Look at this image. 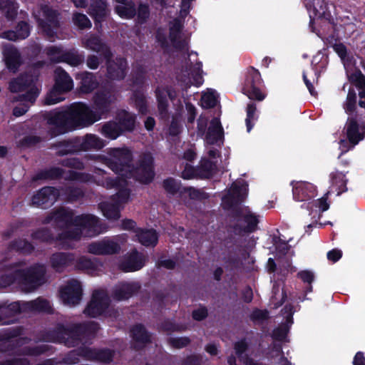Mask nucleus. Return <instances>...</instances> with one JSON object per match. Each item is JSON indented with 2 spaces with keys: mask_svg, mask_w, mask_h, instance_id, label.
Segmentation results:
<instances>
[{
  "mask_svg": "<svg viewBox=\"0 0 365 365\" xmlns=\"http://www.w3.org/2000/svg\"><path fill=\"white\" fill-rule=\"evenodd\" d=\"M162 187L168 195L172 196L182 192L181 181L173 177L164 179L162 182Z\"/></svg>",
  "mask_w": 365,
  "mask_h": 365,
  "instance_id": "3c124183",
  "label": "nucleus"
},
{
  "mask_svg": "<svg viewBox=\"0 0 365 365\" xmlns=\"http://www.w3.org/2000/svg\"><path fill=\"white\" fill-rule=\"evenodd\" d=\"M4 61L7 69L16 73L21 66V56L19 50L12 45L5 46L3 51Z\"/></svg>",
  "mask_w": 365,
  "mask_h": 365,
  "instance_id": "cd10ccee",
  "label": "nucleus"
},
{
  "mask_svg": "<svg viewBox=\"0 0 365 365\" xmlns=\"http://www.w3.org/2000/svg\"><path fill=\"white\" fill-rule=\"evenodd\" d=\"M110 304V299L105 292L102 290H95L83 313L91 318L104 315L108 309Z\"/></svg>",
  "mask_w": 365,
  "mask_h": 365,
  "instance_id": "4468645a",
  "label": "nucleus"
},
{
  "mask_svg": "<svg viewBox=\"0 0 365 365\" xmlns=\"http://www.w3.org/2000/svg\"><path fill=\"white\" fill-rule=\"evenodd\" d=\"M346 134L349 143L352 144V147H354L364 138L363 134L359 132V125L356 118L351 117L347 119Z\"/></svg>",
  "mask_w": 365,
  "mask_h": 365,
  "instance_id": "58836bf2",
  "label": "nucleus"
},
{
  "mask_svg": "<svg viewBox=\"0 0 365 365\" xmlns=\"http://www.w3.org/2000/svg\"><path fill=\"white\" fill-rule=\"evenodd\" d=\"M145 265V257L136 249L133 250L119 263L118 267L123 272H133Z\"/></svg>",
  "mask_w": 365,
  "mask_h": 365,
  "instance_id": "412c9836",
  "label": "nucleus"
},
{
  "mask_svg": "<svg viewBox=\"0 0 365 365\" xmlns=\"http://www.w3.org/2000/svg\"><path fill=\"white\" fill-rule=\"evenodd\" d=\"M59 190L61 195L68 202H76L85 195L83 190L79 187L66 186Z\"/></svg>",
  "mask_w": 365,
  "mask_h": 365,
  "instance_id": "a18cd8bd",
  "label": "nucleus"
},
{
  "mask_svg": "<svg viewBox=\"0 0 365 365\" xmlns=\"http://www.w3.org/2000/svg\"><path fill=\"white\" fill-rule=\"evenodd\" d=\"M133 339L136 342L135 349L139 350L151 342L150 335L142 324L134 325L130 329Z\"/></svg>",
  "mask_w": 365,
  "mask_h": 365,
  "instance_id": "c9c22d12",
  "label": "nucleus"
},
{
  "mask_svg": "<svg viewBox=\"0 0 365 365\" xmlns=\"http://www.w3.org/2000/svg\"><path fill=\"white\" fill-rule=\"evenodd\" d=\"M68 109L73 130L88 127L101 120V116L83 102L73 103Z\"/></svg>",
  "mask_w": 365,
  "mask_h": 365,
  "instance_id": "423d86ee",
  "label": "nucleus"
},
{
  "mask_svg": "<svg viewBox=\"0 0 365 365\" xmlns=\"http://www.w3.org/2000/svg\"><path fill=\"white\" fill-rule=\"evenodd\" d=\"M64 170L59 167H50L38 170L33 177V181L56 180L63 178Z\"/></svg>",
  "mask_w": 365,
  "mask_h": 365,
  "instance_id": "a19ab883",
  "label": "nucleus"
},
{
  "mask_svg": "<svg viewBox=\"0 0 365 365\" xmlns=\"http://www.w3.org/2000/svg\"><path fill=\"white\" fill-rule=\"evenodd\" d=\"M46 267L36 263L26 269L16 270L18 281L24 291L31 292L46 283Z\"/></svg>",
  "mask_w": 365,
  "mask_h": 365,
  "instance_id": "39448f33",
  "label": "nucleus"
},
{
  "mask_svg": "<svg viewBox=\"0 0 365 365\" xmlns=\"http://www.w3.org/2000/svg\"><path fill=\"white\" fill-rule=\"evenodd\" d=\"M106 159V165L115 173L128 175L141 185H150L155 177V165L153 155L145 151L139 155L134 163L133 155L128 148H112Z\"/></svg>",
  "mask_w": 365,
  "mask_h": 365,
  "instance_id": "f257e3e1",
  "label": "nucleus"
},
{
  "mask_svg": "<svg viewBox=\"0 0 365 365\" xmlns=\"http://www.w3.org/2000/svg\"><path fill=\"white\" fill-rule=\"evenodd\" d=\"M85 359L91 361H96L103 364H109L113 362L115 352L108 348H92L86 346L82 350Z\"/></svg>",
  "mask_w": 365,
  "mask_h": 365,
  "instance_id": "4be33fe9",
  "label": "nucleus"
},
{
  "mask_svg": "<svg viewBox=\"0 0 365 365\" xmlns=\"http://www.w3.org/2000/svg\"><path fill=\"white\" fill-rule=\"evenodd\" d=\"M40 74L35 69L21 72L9 81L8 89L12 93H22L16 98V101L34 103L41 91Z\"/></svg>",
  "mask_w": 365,
  "mask_h": 365,
  "instance_id": "20e7f679",
  "label": "nucleus"
},
{
  "mask_svg": "<svg viewBox=\"0 0 365 365\" xmlns=\"http://www.w3.org/2000/svg\"><path fill=\"white\" fill-rule=\"evenodd\" d=\"M40 9L42 17L36 19L38 27L47 37H55L61 27V13L47 4H42Z\"/></svg>",
  "mask_w": 365,
  "mask_h": 365,
  "instance_id": "6e6552de",
  "label": "nucleus"
},
{
  "mask_svg": "<svg viewBox=\"0 0 365 365\" xmlns=\"http://www.w3.org/2000/svg\"><path fill=\"white\" fill-rule=\"evenodd\" d=\"M73 88V81L69 74L61 67L54 71V84L45 98L46 105H54L62 98L57 96L66 93Z\"/></svg>",
  "mask_w": 365,
  "mask_h": 365,
  "instance_id": "0eeeda50",
  "label": "nucleus"
},
{
  "mask_svg": "<svg viewBox=\"0 0 365 365\" xmlns=\"http://www.w3.org/2000/svg\"><path fill=\"white\" fill-rule=\"evenodd\" d=\"M160 331L170 334L173 332H181L185 330L182 325L169 319L163 320L159 325Z\"/></svg>",
  "mask_w": 365,
  "mask_h": 365,
  "instance_id": "0e129e2a",
  "label": "nucleus"
},
{
  "mask_svg": "<svg viewBox=\"0 0 365 365\" xmlns=\"http://www.w3.org/2000/svg\"><path fill=\"white\" fill-rule=\"evenodd\" d=\"M305 7L308 11L313 10L315 16L319 19H324L329 24L334 25V19L329 10V4L325 0H304Z\"/></svg>",
  "mask_w": 365,
  "mask_h": 365,
  "instance_id": "5701e85b",
  "label": "nucleus"
},
{
  "mask_svg": "<svg viewBox=\"0 0 365 365\" xmlns=\"http://www.w3.org/2000/svg\"><path fill=\"white\" fill-rule=\"evenodd\" d=\"M79 149L81 151H87L91 149H101L104 146L103 141L93 134H86L84 137H78Z\"/></svg>",
  "mask_w": 365,
  "mask_h": 365,
  "instance_id": "37998d69",
  "label": "nucleus"
},
{
  "mask_svg": "<svg viewBox=\"0 0 365 365\" xmlns=\"http://www.w3.org/2000/svg\"><path fill=\"white\" fill-rule=\"evenodd\" d=\"M79 138L74 137L62 140H58L51 144V148L56 150V155L63 157L68 155H73L80 152Z\"/></svg>",
  "mask_w": 365,
  "mask_h": 365,
  "instance_id": "393cba45",
  "label": "nucleus"
},
{
  "mask_svg": "<svg viewBox=\"0 0 365 365\" xmlns=\"http://www.w3.org/2000/svg\"><path fill=\"white\" fill-rule=\"evenodd\" d=\"M215 165L210 160L206 159L201 162L198 166V171L200 175V179H208L212 177L214 174Z\"/></svg>",
  "mask_w": 365,
  "mask_h": 365,
  "instance_id": "052dcab7",
  "label": "nucleus"
},
{
  "mask_svg": "<svg viewBox=\"0 0 365 365\" xmlns=\"http://www.w3.org/2000/svg\"><path fill=\"white\" fill-rule=\"evenodd\" d=\"M82 230L74 227L71 230L62 231L56 236L54 235V243H58L63 248L68 247V241H78L81 239Z\"/></svg>",
  "mask_w": 365,
  "mask_h": 365,
  "instance_id": "4c0bfd02",
  "label": "nucleus"
},
{
  "mask_svg": "<svg viewBox=\"0 0 365 365\" xmlns=\"http://www.w3.org/2000/svg\"><path fill=\"white\" fill-rule=\"evenodd\" d=\"M61 196L60 190L53 186H44L31 197L30 205L43 210L51 207Z\"/></svg>",
  "mask_w": 365,
  "mask_h": 365,
  "instance_id": "ddd939ff",
  "label": "nucleus"
},
{
  "mask_svg": "<svg viewBox=\"0 0 365 365\" xmlns=\"http://www.w3.org/2000/svg\"><path fill=\"white\" fill-rule=\"evenodd\" d=\"M231 217L236 221V223L232 225L233 231L236 235L254 232L259 222L258 216L255 214L250 211L244 213L243 210L238 207L232 208Z\"/></svg>",
  "mask_w": 365,
  "mask_h": 365,
  "instance_id": "1a4fd4ad",
  "label": "nucleus"
},
{
  "mask_svg": "<svg viewBox=\"0 0 365 365\" xmlns=\"http://www.w3.org/2000/svg\"><path fill=\"white\" fill-rule=\"evenodd\" d=\"M47 123L53 126L50 130L52 136H57L74 130L68 114V109L51 113L47 118Z\"/></svg>",
  "mask_w": 365,
  "mask_h": 365,
  "instance_id": "2eb2a0df",
  "label": "nucleus"
},
{
  "mask_svg": "<svg viewBox=\"0 0 365 365\" xmlns=\"http://www.w3.org/2000/svg\"><path fill=\"white\" fill-rule=\"evenodd\" d=\"M155 94L159 118L163 120H168L170 116L168 99L171 101L176 99L177 92L175 89L171 86H166L162 88L157 87L155 90Z\"/></svg>",
  "mask_w": 365,
  "mask_h": 365,
  "instance_id": "f8f14e48",
  "label": "nucleus"
},
{
  "mask_svg": "<svg viewBox=\"0 0 365 365\" xmlns=\"http://www.w3.org/2000/svg\"><path fill=\"white\" fill-rule=\"evenodd\" d=\"M24 309L27 312H38L51 314L53 309L47 299L41 297L29 302H24Z\"/></svg>",
  "mask_w": 365,
  "mask_h": 365,
  "instance_id": "c03bdc74",
  "label": "nucleus"
},
{
  "mask_svg": "<svg viewBox=\"0 0 365 365\" xmlns=\"http://www.w3.org/2000/svg\"><path fill=\"white\" fill-rule=\"evenodd\" d=\"M75 267L78 270L94 272L97 269V264L91 259L82 256L75 260Z\"/></svg>",
  "mask_w": 365,
  "mask_h": 365,
  "instance_id": "680f3d73",
  "label": "nucleus"
},
{
  "mask_svg": "<svg viewBox=\"0 0 365 365\" xmlns=\"http://www.w3.org/2000/svg\"><path fill=\"white\" fill-rule=\"evenodd\" d=\"M128 175L117 176L115 178H108L106 180V185L109 188H115L118 190L115 197L118 202L126 203L130 196V190L127 187L128 186Z\"/></svg>",
  "mask_w": 365,
  "mask_h": 365,
  "instance_id": "aec40b11",
  "label": "nucleus"
},
{
  "mask_svg": "<svg viewBox=\"0 0 365 365\" xmlns=\"http://www.w3.org/2000/svg\"><path fill=\"white\" fill-rule=\"evenodd\" d=\"M135 236L138 242L145 247H154L158 242V235L154 229L137 228Z\"/></svg>",
  "mask_w": 365,
  "mask_h": 365,
  "instance_id": "e433bc0d",
  "label": "nucleus"
},
{
  "mask_svg": "<svg viewBox=\"0 0 365 365\" xmlns=\"http://www.w3.org/2000/svg\"><path fill=\"white\" fill-rule=\"evenodd\" d=\"M85 46L93 51L101 53L103 58L110 57L112 51L110 46L104 43L101 37L96 34H91L86 39Z\"/></svg>",
  "mask_w": 365,
  "mask_h": 365,
  "instance_id": "473e14b6",
  "label": "nucleus"
},
{
  "mask_svg": "<svg viewBox=\"0 0 365 365\" xmlns=\"http://www.w3.org/2000/svg\"><path fill=\"white\" fill-rule=\"evenodd\" d=\"M132 99L138 113L146 115L148 112V102L143 91L138 88L135 89L132 93Z\"/></svg>",
  "mask_w": 365,
  "mask_h": 365,
  "instance_id": "8fccbe9b",
  "label": "nucleus"
},
{
  "mask_svg": "<svg viewBox=\"0 0 365 365\" xmlns=\"http://www.w3.org/2000/svg\"><path fill=\"white\" fill-rule=\"evenodd\" d=\"M8 250L21 255H30L34 252L35 247L26 239L16 238L9 243Z\"/></svg>",
  "mask_w": 365,
  "mask_h": 365,
  "instance_id": "79ce46f5",
  "label": "nucleus"
},
{
  "mask_svg": "<svg viewBox=\"0 0 365 365\" xmlns=\"http://www.w3.org/2000/svg\"><path fill=\"white\" fill-rule=\"evenodd\" d=\"M72 22L78 30H88L92 28L91 21L86 14L81 12H73Z\"/></svg>",
  "mask_w": 365,
  "mask_h": 365,
  "instance_id": "bf43d9fd",
  "label": "nucleus"
},
{
  "mask_svg": "<svg viewBox=\"0 0 365 365\" xmlns=\"http://www.w3.org/2000/svg\"><path fill=\"white\" fill-rule=\"evenodd\" d=\"M106 66V77L111 81L123 80L128 72V65L125 58L118 56L113 58L111 51L110 57H104Z\"/></svg>",
  "mask_w": 365,
  "mask_h": 365,
  "instance_id": "dca6fc26",
  "label": "nucleus"
},
{
  "mask_svg": "<svg viewBox=\"0 0 365 365\" xmlns=\"http://www.w3.org/2000/svg\"><path fill=\"white\" fill-rule=\"evenodd\" d=\"M87 14L93 20L96 29L100 31L102 30L103 23L106 21L110 15L109 4L106 0H91Z\"/></svg>",
  "mask_w": 365,
  "mask_h": 365,
  "instance_id": "f3484780",
  "label": "nucleus"
},
{
  "mask_svg": "<svg viewBox=\"0 0 365 365\" xmlns=\"http://www.w3.org/2000/svg\"><path fill=\"white\" fill-rule=\"evenodd\" d=\"M115 95L108 89L96 92L93 96V104L96 113L101 116L110 113L112 104L115 101Z\"/></svg>",
  "mask_w": 365,
  "mask_h": 365,
  "instance_id": "6ab92c4d",
  "label": "nucleus"
},
{
  "mask_svg": "<svg viewBox=\"0 0 365 365\" xmlns=\"http://www.w3.org/2000/svg\"><path fill=\"white\" fill-rule=\"evenodd\" d=\"M100 329L98 322L90 321L67 326L58 324L53 331L55 341L67 347H76L94 338Z\"/></svg>",
  "mask_w": 365,
  "mask_h": 365,
  "instance_id": "f03ea898",
  "label": "nucleus"
},
{
  "mask_svg": "<svg viewBox=\"0 0 365 365\" xmlns=\"http://www.w3.org/2000/svg\"><path fill=\"white\" fill-rule=\"evenodd\" d=\"M85 61L84 52H79L76 48L65 51L61 55L53 58V63H66L72 67H78Z\"/></svg>",
  "mask_w": 365,
  "mask_h": 365,
  "instance_id": "7c9ffc66",
  "label": "nucleus"
},
{
  "mask_svg": "<svg viewBox=\"0 0 365 365\" xmlns=\"http://www.w3.org/2000/svg\"><path fill=\"white\" fill-rule=\"evenodd\" d=\"M146 74L147 70L143 65L136 66L131 73L130 85L141 89L145 83Z\"/></svg>",
  "mask_w": 365,
  "mask_h": 365,
  "instance_id": "09e8293b",
  "label": "nucleus"
},
{
  "mask_svg": "<svg viewBox=\"0 0 365 365\" xmlns=\"http://www.w3.org/2000/svg\"><path fill=\"white\" fill-rule=\"evenodd\" d=\"M99 207L107 219L117 220L120 218V211L118 204L104 202Z\"/></svg>",
  "mask_w": 365,
  "mask_h": 365,
  "instance_id": "864d4df0",
  "label": "nucleus"
},
{
  "mask_svg": "<svg viewBox=\"0 0 365 365\" xmlns=\"http://www.w3.org/2000/svg\"><path fill=\"white\" fill-rule=\"evenodd\" d=\"M349 81L359 90L358 105L361 108H365V76L359 68H356L349 76Z\"/></svg>",
  "mask_w": 365,
  "mask_h": 365,
  "instance_id": "72a5a7b5",
  "label": "nucleus"
},
{
  "mask_svg": "<svg viewBox=\"0 0 365 365\" xmlns=\"http://www.w3.org/2000/svg\"><path fill=\"white\" fill-rule=\"evenodd\" d=\"M83 289L80 282L76 279L69 281L60 289V297L63 303L68 305H76L82 299Z\"/></svg>",
  "mask_w": 365,
  "mask_h": 365,
  "instance_id": "a211bd4d",
  "label": "nucleus"
},
{
  "mask_svg": "<svg viewBox=\"0 0 365 365\" xmlns=\"http://www.w3.org/2000/svg\"><path fill=\"white\" fill-rule=\"evenodd\" d=\"M119 250V245L110 240L93 242L87 247L88 252L96 255H113L118 253Z\"/></svg>",
  "mask_w": 365,
  "mask_h": 365,
  "instance_id": "b1692460",
  "label": "nucleus"
},
{
  "mask_svg": "<svg viewBox=\"0 0 365 365\" xmlns=\"http://www.w3.org/2000/svg\"><path fill=\"white\" fill-rule=\"evenodd\" d=\"M86 349V346H80L76 349L68 351L63 357V362L66 364H76L80 361L79 357L85 359V356L83 354L82 350Z\"/></svg>",
  "mask_w": 365,
  "mask_h": 365,
  "instance_id": "e2e57ef3",
  "label": "nucleus"
},
{
  "mask_svg": "<svg viewBox=\"0 0 365 365\" xmlns=\"http://www.w3.org/2000/svg\"><path fill=\"white\" fill-rule=\"evenodd\" d=\"M101 133L107 138L115 140L122 135V130L114 120H110L103 125Z\"/></svg>",
  "mask_w": 365,
  "mask_h": 365,
  "instance_id": "6e6d98bb",
  "label": "nucleus"
},
{
  "mask_svg": "<svg viewBox=\"0 0 365 365\" xmlns=\"http://www.w3.org/2000/svg\"><path fill=\"white\" fill-rule=\"evenodd\" d=\"M75 255L69 252H58L52 254L49 258L51 267L58 272L74 264Z\"/></svg>",
  "mask_w": 365,
  "mask_h": 365,
  "instance_id": "c756f323",
  "label": "nucleus"
},
{
  "mask_svg": "<svg viewBox=\"0 0 365 365\" xmlns=\"http://www.w3.org/2000/svg\"><path fill=\"white\" fill-rule=\"evenodd\" d=\"M34 240H38L48 245L54 244V235L52 230L46 227H40L34 230L31 234Z\"/></svg>",
  "mask_w": 365,
  "mask_h": 365,
  "instance_id": "de8ad7c7",
  "label": "nucleus"
},
{
  "mask_svg": "<svg viewBox=\"0 0 365 365\" xmlns=\"http://www.w3.org/2000/svg\"><path fill=\"white\" fill-rule=\"evenodd\" d=\"M289 331L290 330L287 328V326L279 324L278 327L273 329L272 338L277 341H285Z\"/></svg>",
  "mask_w": 365,
  "mask_h": 365,
  "instance_id": "774afa93",
  "label": "nucleus"
},
{
  "mask_svg": "<svg viewBox=\"0 0 365 365\" xmlns=\"http://www.w3.org/2000/svg\"><path fill=\"white\" fill-rule=\"evenodd\" d=\"M243 185L232 183L227 196L225 198V203L230 207L244 201L246 193Z\"/></svg>",
  "mask_w": 365,
  "mask_h": 365,
  "instance_id": "ea45409f",
  "label": "nucleus"
},
{
  "mask_svg": "<svg viewBox=\"0 0 365 365\" xmlns=\"http://www.w3.org/2000/svg\"><path fill=\"white\" fill-rule=\"evenodd\" d=\"M330 178L331 186L336 187L338 195L347 190L345 174L339 171L333 172L330 174Z\"/></svg>",
  "mask_w": 365,
  "mask_h": 365,
  "instance_id": "5fc2aeb1",
  "label": "nucleus"
},
{
  "mask_svg": "<svg viewBox=\"0 0 365 365\" xmlns=\"http://www.w3.org/2000/svg\"><path fill=\"white\" fill-rule=\"evenodd\" d=\"M115 122L122 130V134L124 132H131L134 130L135 123V118L130 115L128 112L125 111L122 114H118Z\"/></svg>",
  "mask_w": 365,
  "mask_h": 365,
  "instance_id": "603ef678",
  "label": "nucleus"
},
{
  "mask_svg": "<svg viewBox=\"0 0 365 365\" xmlns=\"http://www.w3.org/2000/svg\"><path fill=\"white\" fill-rule=\"evenodd\" d=\"M224 131L220 122L216 119L211 121L210 126L206 135V139L210 144H215L223 138Z\"/></svg>",
  "mask_w": 365,
  "mask_h": 365,
  "instance_id": "49530a36",
  "label": "nucleus"
},
{
  "mask_svg": "<svg viewBox=\"0 0 365 365\" xmlns=\"http://www.w3.org/2000/svg\"><path fill=\"white\" fill-rule=\"evenodd\" d=\"M140 286L137 282H123L113 292V297L118 301L126 300L138 293Z\"/></svg>",
  "mask_w": 365,
  "mask_h": 365,
  "instance_id": "2f4dec72",
  "label": "nucleus"
},
{
  "mask_svg": "<svg viewBox=\"0 0 365 365\" xmlns=\"http://www.w3.org/2000/svg\"><path fill=\"white\" fill-rule=\"evenodd\" d=\"M357 104V93L353 87H349L343 108L347 114L351 115L356 111Z\"/></svg>",
  "mask_w": 365,
  "mask_h": 365,
  "instance_id": "4d7b16f0",
  "label": "nucleus"
},
{
  "mask_svg": "<svg viewBox=\"0 0 365 365\" xmlns=\"http://www.w3.org/2000/svg\"><path fill=\"white\" fill-rule=\"evenodd\" d=\"M31 27L29 23L25 21H20L16 25L14 30H9L3 34V37L16 41L26 39L30 35Z\"/></svg>",
  "mask_w": 365,
  "mask_h": 365,
  "instance_id": "f704fd0d",
  "label": "nucleus"
},
{
  "mask_svg": "<svg viewBox=\"0 0 365 365\" xmlns=\"http://www.w3.org/2000/svg\"><path fill=\"white\" fill-rule=\"evenodd\" d=\"M76 227L82 230L86 237H93L106 232L107 227L100 219L91 214L76 215Z\"/></svg>",
  "mask_w": 365,
  "mask_h": 365,
  "instance_id": "9b49d317",
  "label": "nucleus"
},
{
  "mask_svg": "<svg viewBox=\"0 0 365 365\" xmlns=\"http://www.w3.org/2000/svg\"><path fill=\"white\" fill-rule=\"evenodd\" d=\"M262 86L263 81L259 71L253 66H250L242 85L243 93L251 100L261 101L265 98V95L262 92Z\"/></svg>",
  "mask_w": 365,
  "mask_h": 365,
  "instance_id": "9d476101",
  "label": "nucleus"
},
{
  "mask_svg": "<svg viewBox=\"0 0 365 365\" xmlns=\"http://www.w3.org/2000/svg\"><path fill=\"white\" fill-rule=\"evenodd\" d=\"M0 10L9 21L14 20L18 14V6L14 0H4L0 2Z\"/></svg>",
  "mask_w": 365,
  "mask_h": 365,
  "instance_id": "13d9d810",
  "label": "nucleus"
},
{
  "mask_svg": "<svg viewBox=\"0 0 365 365\" xmlns=\"http://www.w3.org/2000/svg\"><path fill=\"white\" fill-rule=\"evenodd\" d=\"M256 103L253 102H250V103H248L247 106V118L245 119L247 132H250V130L254 126V124L252 123V121L257 118V117L256 116Z\"/></svg>",
  "mask_w": 365,
  "mask_h": 365,
  "instance_id": "69168bd1",
  "label": "nucleus"
},
{
  "mask_svg": "<svg viewBox=\"0 0 365 365\" xmlns=\"http://www.w3.org/2000/svg\"><path fill=\"white\" fill-rule=\"evenodd\" d=\"M76 79L79 81V92L83 94L91 93L99 86L96 74L87 71L78 73L76 75Z\"/></svg>",
  "mask_w": 365,
  "mask_h": 365,
  "instance_id": "a878e982",
  "label": "nucleus"
},
{
  "mask_svg": "<svg viewBox=\"0 0 365 365\" xmlns=\"http://www.w3.org/2000/svg\"><path fill=\"white\" fill-rule=\"evenodd\" d=\"M167 341L171 347L180 349L189 346L191 343V339L188 336L170 337Z\"/></svg>",
  "mask_w": 365,
  "mask_h": 365,
  "instance_id": "338daca9",
  "label": "nucleus"
},
{
  "mask_svg": "<svg viewBox=\"0 0 365 365\" xmlns=\"http://www.w3.org/2000/svg\"><path fill=\"white\" fill-rule=\"evenodd\" d=\"M76 216L73 210L66 207H60L54 210V223L59 229L76 227Z\"/></svg>",
  "mask_w": 365,
  "mask_h": 365,
  "instance_id": "bb28decb",
  "label": "nucleus"
},
{
  "mask_svg": "<svg viewBox=\"0 0 365 365\" xmlns=\"http://www.w3.org/2000/svg\"><path fill=\"white\" fill-rule=\"evenodd\" d=\"M293 197L295 200L302 202L309 200L317 195V187L308 182H298L292 187Z\"/></svg>",
  "mask_w": 365,
  "mask_h": 365,
  "instance_id": "c85d7f7f",
  "label": "nucleus"
},
{
  "mask_svg": "<svg viewBox=\"0 0 365 365\" xmlns=\"http://www.w3.org/2000/svg\"><path fill=\"white\" fill-rule=\"evenodd\" d=\"M21 334L19 329H14L0 334V352L8 356H38L51 350L52 346L48 344H41L34 346H24L18 349L25 344L31 341V339L24 336L11 341L13 338Z\"/></svg>",
  "mask_w": 365,
  "mask_h": 365,
  "instance_id": "7ed1b4c3",
  "label": "nucleus"
}]
</instances>
